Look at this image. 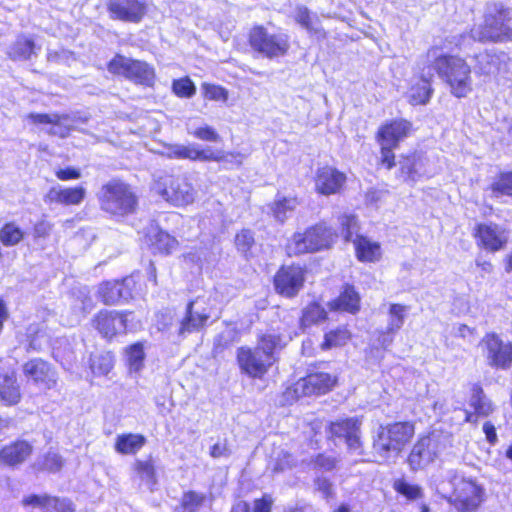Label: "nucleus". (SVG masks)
Listing matches in <instances>:
<instances>
[{
    "mask_svg": "<svg viewBox=\"0 0 512 512\" xmlns=\"http://www.w3.org/2000/svg\"><path fill=\"white\" fill-rule=\"evenodd\" d=\"M134 467L141 481L152 491L157 484L156 469L152 458L137 460Z\"/></svg>",
    "mask_w": 512,
    "mask_h": 512,
    "instance_id": "nucleus-41",
    "label": "nucleus"
},
{
    "mask_svg": "<svg viewBox=\"0 0 512 512\" xmlns=\"http://www.w3.org/2000/svg\"><path fill=\"white\" fill-rule=\"evenodd\" d=\"M65 460L63 457L54 451H49L43 456L39 457L33 464L36 471H46L49 473L59 472L64 466Z\"/></svg>",
    "mask_w": 512,
    "mask_h": 512,
    "instance_id": "nucleus-38",
    "label": "nucleus"
},
{
    "mask_svg": "<svg viewBox=\"0 0 512 512\" xmlns=\"http://www.w3.org/2000/svg\"><path fill=\"white\" fill-rule=\"evenodd\" d=\"M126 362L130 371L138 372L142 369L145 359L144 346L142 343H134L125 349Z\"/></svg>",
    "mask_w": 512,
    "mask_h": 512,
    "instance_id": "nucleus-45",
    "label": "nucleus"
},
{
    "mask_svg": "<svg viewBox=\"0 0 512 512\" xmlns=\"http://www.w3.org/2000/svg\"><path fill=\"white\" fill-rule=\"evenodd\" d=\"M177 244L178 242L174 237L163 231L156 233L152 242V245L158 252L165 254L171 253Z\"/></svg>",
    "mask_w": 512,
    "mask_h": 512,
    "instance_id": "nucleus-51",
    "label": "nucleus"
},
{
    "mask_svg": "<svg viewBox=\"0 0 512 512\" xmlns=\"http://www.w3.org/2000/svg\"><path fill=\"white\" fill-rule=\"evenodd\" d=\"M53 223L48 221L45 218H42L41 220L37 221L33 226V239L37 242L39 240H45L47 239L52 230H53Z\"/></svg>",
    "mask_w": 512,
    "mask_h": 512,
    "instance_id": "nucleus-56",
    "label": "nucleus"
},
{
    "mask_svg": "<svg viewBox=\"0 0 512 512\" xmlns=\"http://www.w3.org/2000/svg\"><path fill=\"white\" fill-rule=\"evenodd\" d=\"M254 243L253 233L248 229L241 230L235 237V244L238 251L245 255L252 248Z\"/></svg>",
    "mask_w": 512,
    "mask_h": 512,
    "instance_id": "nucleus-55",
    "label": "nucleus"
},
{
    "mask_svg": "<svg viewBox=\"0 0 512 512\" xmlns=\"http://www.w3.org/2000/svg\"><path fill=\"white\" fill-rule=\"evenodd\" d=\"M172 88L173 92L179 97L189 98L192 97L196 92V88L189 78H181L175 80L173 82Z\"/></svg>",
    "mask_w": 512,
    "mask_h": 512,
    "instance_id": "nucleus-54",
    "label": "nucleus"
},
{
    "mask_svg": "<svg viewBox=\"0 0 512 512\" xmlns=\"http://www.w3.org/2000/svg\"><path fill=\"white\" fill-rule=\"evenodd\" d=\"M349 339L350 332L346 328L340 327L325 334L321 348L323 350H328L340 347L345 345Z\"/></svg>",
    "mask_w": 512,
    "mask_h": 512,
    "instance_id": "nucleus-47",
    "label": "nucleus"
},
{
    "mask_svg": "<svg viewBox=\"0 0 512 512\" xmlns=\"http://www.w3.org/2000/svg\"><path fill=\"white\" fill-rule=\"evenodd\" d=\"M357 258L362 262H375L381 257L379 243L372 242L368 238L357 235L353 240Z\"/></svg>",
    "mask_w": 512,
    "mask_h": 512,
    "instance_id": "nucleus-33",
    "label": "nucleus"
},
{
    "mask_svg": "<svg viewBox=\"0 0 512 512\" xmlns=\"http://www.w3.org/2000/svg\"><path fill=\"white\" fill-rule=\"evenodd\" d=\"M305 281V271L300 266H282L274 277L276 291L291 298L298 294Z\"/></svg>",
    "mask_w": 512,
    "mask_h": 512,
    "instance_id": "nucleus-14",
    "label": "nucleus"
},
{
    "mask_svg": "<svg viewBox=\"0 0 512 512\" xmlns=\"http://www.w3.org/2000/svg\"><path fill=\"white\" fill-rule=\"evenodd\" d=\"M56 177L61 181L76 180L81 178V172L74 167H67L55 171Z\"/></svg>",
    "mask_w": 512,
    "mask_h": 512,
    "instance_id": "nucleus-64",
    "label": "nucleus"
},
{
    "mask_svg": "<svg viewBox=\"0 0 512 512\" xmlns=\"http://www.w3.org/2000/svg\"><path fill=\"white\" fill-rule=\"evenodd\" d=\"M129 314L131 313L103 310L95 316L93 325L103 337L112 338L116 334L126 331Z\"/></svg>",
    "mask_w": 512,
    "mask_h": 512,
    "instance_id": "nucleus-17",
    "label": "nucleus"
},
{
    "mask_svg": "<svg viewBox=\"0 0 512 512\" xmlns=\"http://www.w3.org/2000/svg\"><path fill=\"white\" fill-rule=\"evenodd\" d=\"M40 47H37L32 38L24 34L19 35L16 40L8 47L7 56L12 61H26L33 55L38 54Z\"/></svg>",
    "mask_w": 512,
    "mask_h": 512,
    "instance_id": "nucleus-29",
    "label": "nucleus"
},
{
    "mask_svg": "<svg viewBox=\"0 0 512 512\" xmlns=\"http://www.w3.org/2000/svg\"><path fill=\"white\" fill-rule=\"evenodd\" d=\"M452 42L443 46H433L425 54V64H429L450 87L451 93L457 97H466L472 91L470 66L462 58L449 56L443 49H451Z\"/></svg>",
    "mask_w": 512,
    "mask_h": 512,
    "instance_id": "nucleus-1",
    "label": "nucleus"
},
{
    "mask_svg": "<svg viewBox=\"0 0 512 512\" xmlns=\"http://www.w3.org/2000/svg\"><path fill=\"white\" fill-rule=\"evenodd\" d=\"M107 69L114 75H121L136 84L152 86L155 72L146 62L134 60L123 55H115L108 63Z\"/></svg>",
    "mask_w": 512,
    "mask_h": 512,
    "instance_id": "nucleus-8",
    "label": "nucleus"
},
{
    "mask_svg": "<svg viewBox=\"0 0 512 512\" xmlns=\"http://www.w3.org/2000/svg\"><path fill=\"white\" fill-rule=\"evenodd\" d=\"M475 73L484 76H495L506 67V56L488 51L475 55Z\"/></svg>",
    "mask_w": 512,
    "mask_h": 512,
    "instance_id": "nucleus-25",
    "label": "nucleus"
},
{
    "mask_svg": "<svg viewBox=\"0 0 512 512\" xmlns=\"http://www.w3.org/2000/svg\"><path fill=\"white\" fill-rule=\"evenodd\" d=\"M475 235L485 249L493 252L503 249L508 242L507 231L495 223L479 224Z\"/></svg>",
    "mask_w": 512,
    "mask_h": 512,
    "instance_id": "nucleus-19",
    "label": "nucleus"
},
{
    "mask_svg": "<svg viewBox=\"0 0 512 512\" xmlns=\"http://www.w3.org/2000/svg\"><path fill=\"white\" fill-rule=\"evenodd\" d=\"M33 446L25 440H17L0 450V463L8 467H18L32 454Z\"/></svg>",
    "mask_w": 512,
    "mask_h": 512,
    "instance_id": "nucleus-24",
    "label": "nucleus"
},
{
    "mask_svg": "<svg viewBox=\"0 0 512 512\" xmlns=\"http://www.w3.org/2000/svg\"><path fill=\"white\" fill-rule=\"evenodd\" d=\"M195 153L197 154L195 156V160L200 161H221L223 160L224 156L221 151H213L211 148H206L200 150L197 146L195 148Z\"/></svg>",
    "mask_w": 512,
    "mask_h": 512,
    "instance_id": "nucleus-60",
    "label": "nucleus"
},
{
    "mask_svg": "<svg viewBox=\"0 0 512 512\" xmlns=\"http://www.w3.org/2000/svg\"><path fill=\"white\" fill-rule=\"evenodd\" d=\"M28 118L32 120L34 124H52L53 127L49 130V134L57 135L60 137H66L70 126L67 124L69 116L66 114H29Z\"/></svg>",
    "mask_w": 512,
    "mask_h": 512,
    "instance_id": "nucleus-30",
    "label": "nucleus"
},
{
    "mask_svg": "<svg viewBox=\"0 0 512 512\" xmlns=\"http://www.w3.org/2000/svg\"><path fill=\"white\" fill-rule=\"evenodd\" d=\"M336 383V377L320 372L310 374L301 382L297 383V388L301 386L304 395L323 394L329 391Z\"/></svg>",
    "mask_w": 512,
    "mask_h": 512,
    "instance_id": "nucleus-27",
    "label": "nucleus"
},
{
    "mask_svg": "<svg viewBox=\"0 0 512 512\" xmlns=\"http://www.w3.org/2000/svg\"><path fill=\"white\" fill-rule=\"evenodd\" d=\"M113 366L114 356L111 352H98L90 356V369L94 375H107Z\"/></svg>",
    "mask_w": 512,
    "mask_h": 512,
    "instance_id": "nucleus-40",
    "label": "nucleus"
},
{
    "mask_svg": "<svg viewBox=\"0 0 512 512\" xmlns=\"http://www.w3.org/2000/svg\"><path fill=\"white\" fill-rule=\"evenodd\" d=\"M237 360L240 368L246 374L254 378L262 377L268 371V368L273 364L257 348H239L237 352Z\"/></svg>",
    "mask_w": 512,
    "mask_h": 512,
    "instance_id": "nucleus-16",
    "label": "nucleus"
},
{
    "mask_svg": "<svg viewBox=\"0 0 512 512\" xmlns=\"http://www.w3.org/2000/svg\"><path fill=\"white\" fill-rule=\"evenodd\" d=\"M346 182V175L337 169L325 166L319 168L315 178L316 191L322 195L338 193Z\"/></svg>",
    "mask_w": 512,
    "mask_h": 512,
    "instance_id": "nucleus-22",
    "label": "nucleus"
},
{
    "mask_svg": "<svg viewBox=\"0 0 512 512\" xmlns=\"http://www.w3.org/2000/svg\"><path fill=\"white\" fill-rule=\"evenodd\" d=\"M25 236V232L15 223H5L0 228V242L5 247H12L18 245Z\"/></svg>",
    "mask_w": 512,
    "mask_h": 512,
    "instance_id": "nucleus-43",
    "label": "nucleus"
},
{
    "mask_svg": "<svg viewBox=\"0 0 512 512\" xmlns=\"http://www.w3.org/2000/svg\"><path fill=\"white\" fill-rule=\"evenodd\" d=\"M340 224L345 241H351L353 234L358 229L356 217L354 215H343L340 218Z\"/></svg>",
    "mask_w": 512,
    "mask_h": 512,
    "instance_id": "nucleus-58",
    "label": "nucleus"
},
{
    "mask_svg": "<svg viewBox=\"0 0 512 512\" xmlns=\"http://www.w3.org/2000/svg\"><path fill=\"white\" fill-rule=\"evenodd\" d=\"M86 197V189L82 186L63 187L57 185L51 187L44 196L46 204H60L65 206L80 205Z\"/></svg>",
    "mask_w": 512,
    "mask_h": 512,
    "instance_id": "nucleus-23",
    "label": "nucleus"
},
{
    "mask_svg": "<svg viewBox=\"0 0 512 512\" xmlns=\"http://www.w3.org/2000/svg\"><path fill=\"white\" fill-rule=\"evenodd\" d=\"M0 398L8 405H15L20 401V387L17 384L14 372L10 374L0 373Z\"/></svg>",
    "mask_w": 512,
    "mask_h": 512,
    "instance_id": "nucleus-32",
    "label": "nucleus"
},
{
    "mask_svg": "<svg viewBox=\"0 0 512 512\" xmlns=\"http://www.w3.org/2000/svg\"><path fill=\"white\" fill-rule=\"evenodd\" d=\"M411 422H395L380 426L373 440V449L383 459L398 456L414 436Z\"/></svg>",
    "mask_w": 512,
    "mask_h": 512,
    "instance_id": "nucleus-3",
    "label": "nucleus"
},
{
    "mask_svg": "<svg viewBox=\"0 0 512 512\" xmlns=\"http://www.w3.org/2000/svg\"><path fill=\"white\" fill-rule=\"evenodd\" d=\"M192 134L196 138L204 141L217 142L220 140L218 133L212 127L209 126L197 128L195 131L192 132Z\"/></svg>",
    "mask_w": 512,
    "mask_h": 512,
    "instance_id": "nucleus-62",
    "label": "nucleus"
},
{
    "mask_svg": "<svg viewBox=\"0 0 512 512\" xmlns=\"http://www.w3.org/2000/svg\"><path fill=\"white\" fill-rule=\"evenodd\" d=\"M47 60L50 63L70 65L75 61V55L69 50L60 49L56 51H49L47 54Z\"/></svg>",
    "mask_w": 512,
    "mask_h": 512,
    "instance_id": "nucleus-57",
    "label": "nucleus"
},
{
    "mask_svg": "<svg viewBox=\"0 0 512 512\" xmlns=\"http://www.w3.org/2000/svg\"><path fill=\"white\" fill-rule=\"evenodd\" d=\"M295 19L303 28L315 34L318 38L325 37V32L320 26L319 19L315 15H311L306 7L300 6L297 8Z\"/></svg>",
    "mask_w": 512,
    "mask_h": 512,
    "instance_id": "nucleus-37",
    "label": "nucleus"
},
{
    "mask_svg": "<svg viewBox=\"0 0 512 512\" xmlns=\"http://www.w3.org/2000/svg\"><path fill=\"white\" fill-rule=\"evenodd\" d=\"M447 437L439 432L421 437L412 447L408 464L412 470H419L432 463L446 448Z\"/></svg>",
    "mask_w": 512,
    "mask_h": 512,
    "instance_id": "nucleus-7",
    "label": "nucleus"
},
{
    "mask_svg": "<svg viewBox=\"0 0 512 512\" xmlns=\"http://www.w3.org/2000/svg\"><path fill=\"white\" fill-rule=\"evenodd\" d=\"M195 144L190 145H182V144H175L171 145L168 148V155L172 158L177 159H189L195 161V156L197 155L195 153Z\"/></svg>",
    "mask_w": 512,
    "mask_h": 512,
    "instance_id": "nucleus-53",
    "label": "nucleus"
},
{
    "mask_svg": "<svg viewBox=\"0 0 512 512\" xmlns=\"http://www.w3.org/2000/svg\"><path fill=\"white\" fill-rule=\"evenodd\" d=\"M480 346L489 366L508 369L512 365V343L503 341L496 333L486 334Z\"/></svg>",
    "mask_w": 512,
    "mask_h": 512,
    "instance_id": "nucleus-10",
    "label": "nucleus"
},
{
    "mask_svg": "<svg viewBox=\"0 0 512 512\" xmlns=\"http://www.w3.org/2000/svg\"><path fill=\"white\" fill-rule=\"evenodd\" d=\"M153 190L175 206L191 204L195 199L194 188L183 175H162L155 180Z\"/></svg>",
    "mask_w": 512,
    "mask_h": 512,
    "instance_id": "nucleus-6",
    "label": "nucleus"
},
{
    "mask_svg": "<svg viewBox=\"0 0 512 512\" xmlns=\"http://www.w3.org/2000/svg\"><path fill=\"white\" fill-rule=\"evenodd\" d=\"M148 0H108L110 18L129 23H139L148 12Z\"/></svg>",
    "mask_w": 512,
    "mask_h": 512,
    "instance_id": "nucleus-12",
    "label": "nucleus"
},
{
    "mask_svg": "<svg viewBox=\"0 0 512 512\" xmlns=\"http://www.w3.org/2000/svg\"><path fill=\"white\" fill-rule=\"evenodd\" d=\"M380 145L381 162L385 164L388 169H391L395 165L393 149L396 147L394 145H384V142H380Z\"/></svg>",
    "mask_w": 512,
    "mask_h": 512,
    "instance_id": "nucleus-63",
    "label": "nucleus"
},
{
    "mask_svg": "<svg viewBox=\"0 0 512 512\" xmlns=\"http://www.w3.org/2000/svg\"><path fill=\"white\" fill-rule=\"evenodd\" d=\"M315 487L324 498H331L334 496V489L332 482L325 477H317L315 479Z\"/></svg>",
    "mask_w": 512,
    "mask_h": 512,
    "instance_id": "nucleus-61",
    "label": "nucleus"
},
{
    "mask_svg": "<svg viewBox=\"0 0 512 512\" xmlns=\"http://www.w3.org/2000/svg\"><path fill=\"white\" fill-rule=\"evenodd\" d=\"M249 42L255 51L270 59L284 56L290 46L287 35L270 33L263 26L251 30Z\"/></svg>",
    "mask_w": 512,
    "mask_h": 512,
    "instance_id": "nucleus-9",
    "label": "nucleus"
},
{
    "mask_svg": "<svg viewBox=\"0 0 512 512\" xmlns=\"http://www.w3.org/2000/svg\"><path fill=\"white\" fill-rule=\"evenodd\" d=\"M132 278H124L122 281H107L102 283L98 289V297L106 305H114L121 300L127 301L132 298Z\"/></svg>",
    "mask_w": 512,
    "mask_h": 512,
    "instance_id": "nucleus-18",
    "label": "nucleus"
},
{
    "mask_svg": "<svg viewBox=\"0 0 512 512\" xmlns=\"http://www.w3.org/2000/svg\"><path fill=\"white\" fill-rule=\"evenodd\" d=\"M209 318L210 314L206 308L200 307L198 301H190L186 306L184 315L179 320L178 336L186 337L188 334L200 331L206 326Z\"/></svg>",
    "mask_w": 512,
    "mask_h": 512,
    "instance_id": "nucleus-15",
    "label": "nucleus"
},
{
    "mask_svg": "<svg viewBox=\"0 0 512 512\" xmlns=\"http://www.w3.org/2000/svg\"><path fill=\"white\" fill-rule=\"evenodd\" d=\"M326 316L327 313L321 305L312 303L304 309L301 321L303 325L310 326L326 319Z\"/></svg>",
    "mask_w": 512,
    "mask_h": 512,
    "instance_id": "nucleus-49",
    "label": "nucleus"
},
{
    "mask_svg": "<svg viewBox=\"0 0 512 512\" xmlns=\"http://www.w3.org/2000/svg\"><path fill=\"white\" fill-rule=\"evenodd\" d=\"M336 238L337 234L330 227L318 223L303 233H294L287 242L286 252L289 256H298L328 249Z\"/></svg>",
    "mask_w": 512,
    "mask_h": 512,
    "instance_id": "nucleus-4",
    "label": "nucleus"
},
{
    "mask_svg": "<svg viewBox=\"0 0 512 512\" xmlns=\"http://www.w3.org/2000/svg\"><path fill=\"white\" fill-rule=\"evenodd\" d=\"M394 489L409 500H417L423 497V491L420 486L410 484L405 480L395 481Z\"/></svg>",
    "mask_w": 512,
    "mask_h": 512,
    "instance_id": "nucleus-52",
    "label": "nucleus"
},
{
    "mask_svg": "<svg viewBox=\"0 0 512 512\" xmlns=\"http://www.w3.org/2000/svg\"><path fill=\"white\" fill-rule=\"evenodd\" d=\"M511 13L502 4H494L485 16L484 26L472 29L471 37L478 41H512V28L508 25Z\"/></svg>",
    "mask_w": 512,
    "mask_h": 512,
    "instance_id": "nucleus-5",
    "label": "nucleus"
},
{
    "mask_svg": "<svg viewBox=\"0 0 512 512\" xmlns=\"http://www.w3.org/2000/svg\"><path fill=\"white\" fill-rule=\"evenodd\" d=\"M483 493L476 482L461 479L455 485L453 505L460 512H475L483 501Z\"/></svg>",
    "mask_w": 512,
    "mask_h": 512,
    "instance_id": "nucleus-13",
    "label": "nucleus"
},
{
    "mask_svg": "<svg viewBox=\"0 0 512 512\" xmlns=\"http://www.w3.org/2000/svg\"><path fill=\"white\" fill-rule=\"evenodd\" d=\"M492 197L499 198L501 196L512 197V172L501 173L490 185Z\"/></svg>",
    "mask_w": 512,
    "mask_h": 512,
    "instance_id": "nucleus-46",
    "label": "nucleus"
},
{
    "mask_svg": "<svg viewBox=\"0 0 512 512\" xmlns=\"http://www.w3.org/2000/svg\"><path fill=\"white\" fill-rule=\"evenodd\" d=\"M206 495L196 491H187L183 494L180 508L175 512H196L205 502Z\"/></svg>",
    "mask_w": 512,
    "mask_h": 512,
    "instance_id": "nucleus-48",
    "label": "nucleus"
},
{
    "mask_svg": "<svg viewBox=\"0 0 512 512\" xmlns=\"http://www.w3.org/2000/svg\"><path fill=\"white\" fill-rule=\"evenodd\" d=\"M411 129V123L400 119L383 125L378 132V141L384 142V145L398 146V143L404 139Z\"/></svg>",
    "mask_w": 512,
    "mask_h": 512,
    "instance_id": "nucleus-28",
    "label": "nucleus"
},
{
    "mask_svg": "<svg viewBox=\"0 0 512 512\" xmlns=\"http://www.w3.org/2000/svg\"><path fill=\"white\" fill-rule=\"evenodd\" d=\"M469 405L479 416H488L494 409L492 402L487 398L479 385L473 386Z\"/></svg>",
    "mask_w": 512,
    "mask_h": 512,
    "instance_id": "nucleus-39",
    "label": "nucleus"
},
{
    "mask_svg": "<svg viewBox=\"0 0 512 512\" xmlns=\"http://www.w3.org/2000/svg\"><path fill=\"white\" fill-rule=\"evenodd\" d=\"M24 506L44 509L46 512H73L71 501L48 495H29L22 499Z\"/></svg>",
    "mask_w": 512,
    "mask_h": 512,
    "instance_id": "nucleus-26",
    "label": "nucleus"
},
{
    "mask_svg": "<svg viewBox=\"0 0 512 512\" xmlns=\"http://www.w3.org/2000/svg\"><path fill=\"white\" fill-rule=\"evenodd\" d=\"M361 425L362 421L358 417L340 419L331 422L329 432L333 437L343 440L350 452L361 455Z\"/></svg>",
    "mask_w": 512,
    "mask_h": 512,
    "instance_id": "nucleus-11",
    "label": "nucleus"
},
{
    "mask_svg": "<svg viewBox=\"0 0 512 512\" xmlns=\"http://www.w3.org/2000/svg\"><path fill=\"white\" fill-rule=\"evenodd\" d=\"M333 309L356 313L360 308V296L351 285H346L339 297L331 303Z\"/></svg>",
    "mask_w": 512,
    "mask_h": 512,
    "instance_id": "nucleus-34",
    "label": "nucleus"
},
{
    "mask_svg": "<svg viewBox=\"0 0 512 512\" xmlns=\"http://www.w3.org/2000/svg\"><path fill=\"white\" fill-rule=\"evenodd\" d=\"M298 204L299 202L296 197L277 195L270 209L277 221L284 222L288 218V215L296 209Z\"/></svg>",
    "mask_w": 512,
    "mask_h": 512,
    "instance_id": "nucleus-36",
    "label": "nucleus"
},
{
    "mask_svg": "<svg viewBox=\"0 0 512 512\" xmlns=\"http://www.w3.org/2000/svg\"><path fill=\"white\" fill-rule=\"evenodd\" d=\"M399 176L405 182H416L423 174V159L418 154L403 157L399 161Z\"/></svg>",
    "mask_w": 512,
    "mask_h": 512,
    "instance_id": "nucleus-31",
    "label": "nucleus"
},
{
    "mask_svg": "<svg viewBox=\"0 0 512 512\" xmlns=\"http://www.w3.org/2000/svg\"><path fill=\"white\" fill-rule=\"evenodd\" d=\"M409 307L403 304L392 303L388 308L387 328L390 332H398L404 325Z\"/></svg>",
    "mask_w": 512,
    "mask_h": 512,
    "instance_id": "nucleus-42",
    "label": "nucleus"
},
{
    "mask_svg": "<svg viewBox=\"0 0 512 512\" xmlns=\"http://www.w3.org/2000/svg\"><path fill=\"white\" fill-rule=\"evenodd\" d=\"M270 465L274 473H280L293 468L296 465V459L288 451L280 450Z\"/></svg>",
    "mask_w": 512,
    "mask_h": 512,
    "instance_id": "nucleus-50",
    "label": "nucleus"
},
{
    "mask_svg": "<svg viewBox=\"0 0 512 512\" xmlns=\"http://www.w3.org/2000/svg\"><path fill=\"white\" fill-rule=\"evenodd\" d=\"M145 438L137 434H122L117 436L115 450L120 454H135L145 444Z\"/></svg>",
    "mask_w": 512,
    "mask_h": 512,
    "instance_id": "nucleus-35",
    "label": "nucleus"
},
{
    "mask_svg": "<svg viewBox=\"0 0 512 512\" xmlns=\"http://www.w3.org/2000/svg\"><path fill=\"white\" fill-rule=\"evenodd\" d=\"M101 210L114 216H126L135 211L137 197L131 186L121 180L112 179L104 184L98 194Z\"/></svg>",
    "mask_w": 512,
    "mask_h": 512,
    "instance_id": "nucleus-2",
    "label": "nucleus"
},
{
    "mask_svg": "<svg viewBox=\"0 0 512 512\" xmlns=\"http://www.w3.org/2000/svg\"><path fill=\"white\" fill-rule=\"evenodd\" d=\"M282 346V339L280 335L264 334L260 337L256 348L259 349L266 358L274 363V353L277 350H280Z\"/></svg>",
    "mask_w": 512,
    "mask_h": 512,
    "instance_id": "nucleus-44",
    "label": "nucleus"
},
{
    "mask_svg": "<svg viewBox=\"0 0 512 512\" xmlns=\"http://www.w3.org/2000/svg\"><path fill=\"white\" fill-rule=\"evenodd\" d=\"M23 372L34 383L42 385L45 389H53L57 384V373L42 359H33L25 363Z\"/></svg>",
    "mask_w": 512,
    "mask_h": 512,
    "instance_id": "nucleus-20",
    "label": "nucleus"
},
{
    "mask_svg": "<svg viewBox=\"0 0 512 512\" xmlns=\"http://www.w3.org/2000/svg\"><path fill=\"white\" fill-rule=\"evenodd\" d=\"M418 66L421 70V77L420 80L411 87L409 93V102L412 105H424L428 103L433 93L431 87L433 71L429 64H425V55L419 61Z\"/></svg>",
    "mask_w": 512,
    "mask_h": 512,
    "instance_id": "nucleus-21",
    "label": "nucleus"
},
{
    "mask_svg": "<svg viewBox=\"0 0 512 512\" xmlns=\"http://www.w3.org/2000/svg\"><path fill=\"white\" fill-rule=\"evenodd\" d=\"M205 97L215 101H226L228 98V92L221 86L204 84Z\"/></svg>",
    "mask_w": 512,
    "mask_h": 512,
    "instance_id": "nucleus-59",
    "label": "nucleus"
}]
</instances>
